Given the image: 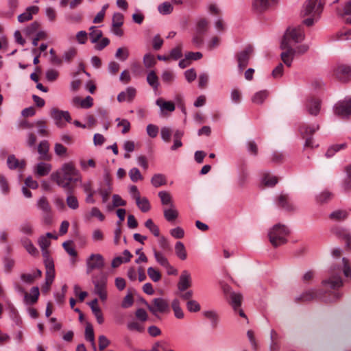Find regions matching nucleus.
Instances as JSON below:
<instances>
[{"label": "nucleus", "mask_w": 351, "mask_h": 351, "mask_svg": "<svg viewBox=\"0 0 351 351\" xmlns=\"http://www.w3.org/2000/svg\"><path fill=\"white\" fill-rule=\"evenodd\" d=\"M51 179L65 190H74L73 184L81 181V175L73 163L69 162L52 173Z\"/></svg>", "instance_id": "obj_1"}, {"label": "nucleus", "mask_w": 351, "mask_h": 351, "mask_svg": "<svg viewBox=\"0 0 351 351\" xmlns=\"http://www.w3.org/2000/svg\"><path fill=\"white\" fill-rule=\"evenodd\" d=\"M289 234V229L282 224H276L269 232V241L272 245L277 247L287 243V236Z\"/></svg>", "instance_id": "obj_2"}, {"label": "nucleus", "mask_w": 351, "mask_h": 351, "mask_svg": "<svg viewBox=\"0 0 351 351\" xmlns=\"http://www.w3.org/2000/svg\"><path fill=\"white\" fill-rule=\"evenodd\" d=\"M305 38L304 32L300 27L296 28H289L282 40L281 43L283 46L285 45L293 46L296 43H301Z\"/></svg>", "instance_id": "obj_3"}, {"label": "nucleus", "mask_w": 351, "mask_h": 351, "mask_svg": "<svg viewBox=\"0 0 351 351\" xmlns=\"http://www.w3.org/2000/svg\"><path fill=\"white\" fill-rule=\"evenodd\" d=\"M148 310L155 316L158 313L166 314L170 311V306L167 300L163 298H154L150 303L145 302Z\"/></svg>", "instance_id": "obj_4"}, {"label": "nucleus", "mask_w": 351, "mask_h": 351, "mask_svg": "<svg viewBox=\"0 0 351 351\" xmlns=\"http://www.w3.org/2000/svg\"><path fill=\"white\" fill-rule=\"evenodd\" d=\"M323 10V4L320 0H306L303 5L302 14L304 16H318Z\"/></svg>", "instance_id": "obj_5"}, {"label": "nucleus", "mask_w": 351, "mask_h": 351, "mask_svg": "<svg viewBox=\"0 0 351 351\" xmlns=\"http://www.w3.org/2000/svg\"><path fill=\"white\" fill-rule=\"evenodd\" d=\"M341 269L337 266H333L330 268L329 274L330 277L327 280L322 282L324 285H329L332 289H336L343 285L342 279L341 277Z\"/></svg>", "instance_id": "obj_6"}, {"label": "nucleus", "mask_w": 351, "mask_h": 351, "mask_svg": "<svg viewBox=\"0 0 351 351\" xmlns=\"http://www.w3.org/2000/svg\"><path fill=\"white\" fill-rule=\"evenodd\" d=\"M86 272L90 273L94 269H101L105 265L104 258L100 254H91L86 261Z\"/></svg>", "instance_id": "obj_7"}, {"label": "nucleus", "mask_w": 351, "mask_h": 351, "mask_svg": "<svg viewBox=\"0 0 351 351\" xmlns=\"http://www.w3.org/2000/svg\"><path fill=\"white\" fill-rule=\"evenodd\" d=\"M335 114L341 118L348 117L351 114V97H346L343 100L338 101L334 106Z\"/></svg>", "instance_id": "obj_8"}, {"label": "nucleus", "mask_w": 351, "mask_h": 351, "mask_svg": "<svg viewBox=\"0 0 351 351\" xmlns=\"http://www.w3.org/2000/svg\"><path fill=\"white\" fill-rule=\"evenodd\" d=\"M93 283L95 286V293L99 296L101 300H106L107 298L106 277L103 274L95 276L93 279Z\"/></svg>", "instance_id": "obj_9"}, {"label": "nucleus", "mask_w": 351, "mask_h": 351, "mask_svg": "<svg viewBox=\"0 0 351 351\" xmlns=\"http://www.w3.org/2000/svg\"><path fill=\"white\" fill-rule=\"evenodd\" d=\"M254 52V48L251 45H247L243 50L237 53V60L238 67L242 71L248 64L251 56Z\"/></svg>", "instance_id": "obj_10"}, {"label": "nucleus", "mask_w": 351, "mask_h": 351, "mask_svg": "<svg viewBox=\"0 0 351 351\" xmlns=\"http://www.w3.org/2000/svg\"><path fill=\"white\" fill-rule=\"evenodd\" d=\"M50 115L55 121L56 125L59 128H63L65 126V123L63 120H65L69 123L71 121V117L68 111L60 110L56 108H53L51 110Z\"/></svg>", "instance_id": "obj_11"}, {"label": "nucleus", "mask_w": 351, "mask_h": 351, "mask_svg": "<svg viewBox=\"0 0 351 351\" xmlns=\"http://www.w3.org/2000/svg\"><path fill=\"white\" fill-rule=\"evenodd\" d=\"M280 49L284 50L280 54L281 60L285 65L290 67L295 56L294 49L291 45H285V46H283L282 43L280 44Z\"/></svg>", "instance_id": "obj_12"}, {"label": "nucleus", "mask_w": 351, "mask_h": 351, "mask_svg": "<svg viewBox=\"0 0 351 351\" xmlns=\"http://www.w3.org/2000/svg\"><path fill=\"white\" fill-rule=\"evenodd\" d=\"M278 3V0H253L252 8L256 12H263L276 6Z\"/></svg>", "instance_id": "obj_13"}, {"label": "nucleus", "mask_w": 351, "mask_h": 351, "mask_svg": "<svg viewBox=\"0 0 351 351\" xmlns=\"http://www.w3.org/2000/svg\"><path fill=\"white\" fill-rule=\"evenodd\" d=\"M337 78L343 82H348L351 79V66L348 65H338L334 71Z\"/></svg>", "instance_id": "obj_14"}, {"label": "nucleus", "mask_w": 351, "mask_h": 351, "mask_svg": "<svg viewBox=\"0 0 351 351\" xmlns=\"http://www.w3.org/2000/svg\"><path fill=\"white\" fill-rule=\"evenodd\" d=\"M192 285L191 276L186 270L182 271L178 283V289L180 291L184 292Z\"/></svg>", "instance_id": "obj_15"}, {"label": "nucleus", "mask_w": 351, "mask_h": 351, "mask_svg": "<svg viewBox=\"0 0 351 351\" xmlns=\"http://www.w3.org/2000/svg\"><path fill=\"white\" fill-rule=\"evenodd\" d=\"M136 95V89L132 86H128L125 90L121 91L117 95V100L119 102H132L135 98Z\"/></svg>", "instance_id": "obj_16"}, {"label": "nucleus", "mask_w": 351, "mask_h": 351, "mask_svg": "<svg viewBox=\"0 0 351 351\" xmlns=\"http://www.w3.org/2000/svg\"><path fill=\"white\" fill-rule=\"evenodd\" d=\"M306 108L310 114L317 116L320 111L321 101L318 99H311L307 101Z\"/></svg>", "instance_id": "obj_17"}, {"label": "nucleus", "mask_w": 351, "mask_h": 351, "mask_svg": "<svg viewBox=\"0 0 351 351\" xmlns=\"http://www.w3.org/2000/svg\"><path fill=\"white\" fill-rule=\"evenodd\" d=\"M38 10H39V8L38 6L32 5V6L28 7L26 9L25 12L19 15V16H18L19 22L24 23L25 21L32 20V15L37 14Z\"/></svg>", "instance_id": "obj_18"}, {"label": "nucleus", "mask_w": 351, "mask_h": 351, "mask_svg": "<svg viewBox=\"0 0 351 351\" xmlns=\"http://www.w3.org/2000/svg\"><path fill=\"white\" fill-rule=\"evenodd\" d=\"M332 232L337 236H338L339 237L342 238L345 241L346 246V247L348 249H350L351 248V244H350V242H351V234L349 232V231H348L346 229L337 227V228H334L332 229Z\"/></svg>", "instance_id": "obj_19"}, {"label": "nucleus", "mask_w": 351, "mask_h": 351, "mask_svg": "<svg viewBox=\"0 0 351 351\" xmlns=\"http://www.w3.org/2000/svg\"><path fill=\"white\" fill-rule=\"evenodd\" d=\"M319 295V293L315 289H311L303 292L300 295L295 298V301L310 302L317 299Z\"/></svg>", "instance_id": "obj_20"}, {"label": "nucleus", "mask_w": 351, "mask_h": 351, "mask_svg": "<svg viewBox=\"0 0 351 351\" xmlns=\"http://www.w3.org/2000/svg\"><path fill=\"white\" fill-rule=\"evenodd\" d=\"M277 205L287 210L291 211L294 209L293 206L291 203L289 197L286 194L281 193L277 198Z\"/></svg>", "instance_id": "obj_21"}, {"label": "nucleus", "mask_w": 351, "mask_h": 351, "mask_svg": "<svg viewBox=\"0 0 351 351\" xmlns=\"http://www.w3.org/2000/svg\"><path fill=\"white\" fill-rule=\"evenodd\" d=\"M319 129V124L306 125L304 124L300 128V132L303 138L312 136V135Z\"/></svg>", "instance_id": "obj_22"}, {"label": "nucleus", "mask_w": 351, "mask_h": 351, "mask_svg": "<svg viewBox=\"0 0 351 351\" xmlns=\"http://www.w3.org/2000/svg\"><path fill=\"white\" fill-rule=\"evenodd\" d=\"M97 303H98V300H97V299L95 298L93 300H92L90 302H89L88 304H89L93 314L95 315L98 324H101L104 323V319L101 311L97 305Z\"/></svg>", "instance_id": "obj_23"}, {"label": "nucleus", "mask_w": 351, "mask_h": 351, "mask_svg": "<svg viewBox=\"0 0 351 351\" xmlns=\"http://www.w3.org/2000/svg\"><path fill=\"white\" fill-rule=\"evenodd\" d=\"M39 289L38 287H33L31 289L30 294L25 293L24 298L27 304H35L39 297Z\"/></svg>", "instance_id": "obj_24"}, {"label": "nucleus", "mask_w": 351, "mask_h": 351, "mask_svg": "<svg viewBox=\"0 0 351 351\" xmlns=\"http://www.w3.org/2000/svg\"><path fill=\"white\" fill-rule=\"evenodd\" d=\"M7 164L10 169H23L25 166V162L24 160L19 161L14 155H10L8 157Z\"/></svg>", "instance_id": "obj_25"}, {"label": "nucleus", "mask_w": 351, "mask_h": 351, "mask_svg": "<svg viewBox=\"0 0 351 351\" xmlns=\"http://www.w3.org/2000/svg\"><path fill=\"white\" fill-rule=\"evenodd\" d=\"M67 193V197L66 202L68 207L72 210H76L79 208V202L77 198L73 195L74 190H66Z\"/></svg>", "instance_id": "obj_26"}, {"label": "nucleus", "mask_w": 351, "mask_h": 351, "mask_svg": "<svg viewBox=\"0 0 351 351\" xmlns=\"http://www.w3.org/2000/svg\"><path fill=\"white\" fill-rule=\"evenodd\" d=\"M45 267V283L46 285H51L55 277L54 264H51L50 261H48Z\"/></svg>", "instance_id": "obj_27"}, {"label": "nucleus", "mask_w": 351, "mask_h": 351, "mask_svg": "<svg viewBox=\"0 0 351 351\" xmlns=\"http://www.w3.org/2000/svg\"><path fill=\"white\" fill-rule=\"evenodd\" d=\"M49 149V145L47 141H42L38 146V152L40 155V159L48 160V152Z\"/></svg>", "instance_id": "obj_28"}, {"label": "nucleus", "mask_w": 351, "mask_h": 351, "mask_svg": "<svg viewBox=\"0 0 351 351\" xmlns=\"http://www.w3.org/2000/svg\"><path fill=\"white\" fill-rule=\"evenodd\" d=\"M51 169V165L50 164L41 162L37 164L36 173L38 176H45L49 174Z\"/></svg>", "instance_id": "obj_29"}, {"label": "nucleus", "mask_w": 351, "mask_h": 351, "mask_svg": "<svg viewBox=\"0 0 351 351\" xmlns=\"http://www.w3.org/2000/svg\"><path fill=\"white\" fill-rule=\"evenodd\" d=\"M89 37L93 43H97L102 38L103 32L96 26H91L89 28Z\"/></svg>", "instance_id": "obj_30"}, {"label": "nucleus", "mask_w": 351, "mask_h": 351, "mask_svg": "<svg viewBox=\"0 0 351 351\" xmlns=\"http://www.w3.org/2000/svg\"><path fill=\"white\" fill-rule=\"evenodd\" d=\"M158 197H160L161 204L163 206H169V207L174 206L172 196L169 192L165 191H160L158 193Z\"/></svg>", "instance_id": "obj_31"}, {"label": "nucleus", "mask_w": 351, "mask_h": 351, "mask_svg": "<svg viewBox=\"0 0 351 351\" xmlns=\"http://www.w3.org/2000/svg\"><path fill=\"white\" fill-rule=\"evenodd\" d=\"M175 253L180 260H185L187 258V253L185 246L181 241H178L175 245Z\"/></svg>", "instance_id": "obj_32"}, {"label": "nucleus", "mask_w": 351, "mask_h": 351, "mask_svg": "<svg viewBox=\"0 0 351 351\" xmlns=\"http://www.w3.org/2000/svg\"><path fill=\"white\" fill-rule=\"evenodd\" d=\"M127 328L130 331H136L140 333L145 331V326L143 324L136 320L128 322L127 324Z\"/></svg>", "instance_id": "obj_33"}, {"label": "nucleus", "mask_w": 351, "mask_h": 351, "mask_svg": "<svg viewBox=\"0 0 351 351\" xmlns=\"http://www.w3.org/2000/svg\"><path fill=\"white\" fill-rule=\"evenodd\" d=\"M243 297L241 294L237 293H232L230 294V304L232 305L234 312L237 311V308L241 307Z\"/></svg>", "instance_id": "obj_34"}, {"label": "nucleus", "mask_w": 351, "mask_h": 351, "mask_svg": "<svg viewBox=\"0 0 351 351\" xmlns=\"http://www.w3.org/2000/svg\"><path fill=\"white\" fill-rule=\"evenodd\" d=\"M136 204L138 208L143 213H146L150 210V204L146 197H136Z\"/></svg>", "instance_id": "obj_35"}, {"label": "nucleus", "mask_w": 351, "mask_h": 351, "mask_svg": "<svg viewBox=\"0 0 351 351\" xmlns=\"http://www.w3.org/2000/svg\"><path fill=\"white\" fill-rule=\"evenodd\" d=\"M171 308L173 311L174 315L177 319H183L184 313L180 307V301L178 299H174L171 302Z\"/></svg>", "instance_id": "obj_36"}, {"label": "nucleus", "mask_w": 351, "mask_h": 351, "mask_svg": "<svg viewBox=\"0 0 351 351\" xmlns=\"http://www.w3.org/2000/svg\"><path fill=\"white\" fill-rule=\"evenodd\" d=\"M154 255L156 262L161 266L165 268H169L171 267L168 259L165 256V255L162 252L154 250Z\"/></svg>", "instance_id": "obj_37"}, {"label": "nucleus", "mask_w": 351, "mask_h": 351, "mask_svg": "<svg viewBox=\"0 0 351 351\" xmlns=\"http://www.w3.org/2000/svg\"><path fill=\"white\" fill-rule=\"evenodd\" d=\"M164 217L168 221H173L178 217V212L176 209L175 206L165 208L163 210Z\"/></svg>", "instance_id": "obj_38"}, {"label": "nucleus", "mask_w": 351, "mask_h": 351, "mask_svg": "<svg viewBox=\"0 0 351 351\" xmlns=\"http://www.w3.org/2000/svg\"><path fill=\"white\" fill-rule=\"evenodd\" d=\"M85 338L87 341L91 342L92 346L95 351H97L95 343V337H94V331L93 328L90 324H87L85 328Z\"/></svg>", "instance_id": "obj_39"}, {"label": "nucleus", "mask_w": 351, "mask_h": 351, "mask_svg": "<svg viewBox=\"0 0 351 351\" xmlns=\"http://www.w3.org/2000/svg\"><path fill=\"white\" fill-rule=\"evenodd\" d=\"M151 182L154 187L158 188L160 186L166 184L167 179L163 174L156 173L152 176Z\"/></svg>", "instance_id": "obj_40"}, {"label": "nucleus", "mask_w": 351, "mask_h": 351, "mask_svg": "<svg viewBox=\"0 0 351 351\" xmlns=\"http://www.w3.org/2000/svg\"><path fill=\"white\" fill-rule=\"evenodd\" d=\"M267 96L268 92L267 90H261L254 95L252 98V101L256 104H262Z\"/></svg>", "instance_id": "obj_41"}, {"label": "nucleus", "mask_w": 351, "mask_h": 351, "mask_svg": "<svg viewBox=\"0 0 351 351\" xmlns=\"http://www.w3.org/2000/svg\"><path fill=\"white\" fill-rule=\"evenodd\" d=\"M147 82L154 90L159 86L158 77L154 71H151L147 76Z\"/></svg>", "instance_id": "obj_42"}, {"label": "nucleus", "mask_w": 351, "mask_h": 351, "mask_svg": "<svg viewBox=\"0 0 351 351\" xmlns=\"http://www.w3.org/2000/svg\"><path fill=\"white\" fill-rule=\"evenodd\" d=\"M156 104L160 108L161 110L173 112L175 110V105L171 101H164L162 99H158Z\"/></svg>", "instance_id": "obj_43"}, {"label": "nucleus", "mask_w": 351, "mask_h": 351, "mask_svg": "<svg viewBox=\"0 0 351 351\" xmlns=\"http://www.w3.org/2000/svg\"><path fill=\"white\" fill-rule=\"evenodd\" d=\"M37 207L42 210L43 213L51 211L50 204L45 197H40L37 202Z\"/></svg>", "instance_id": "obj_44"}, {"label": "nucleus", "mask_w": 351, "mask_h": 351, "mask_svg": "<svg viewBox=\"0 0 351 351\" xmlns=\"http://www.w3.org/2000/svg\"><path fill=\"white\" fill-rule=\"evenodd\" d=\"M347 146L346 143L336 144L330 146L326 152V156L330 158L335 155V154L341 149H345Z\"/></svg>", "instance_id": "obj_45"}, {"label": "nucleus", "mask_w": 351, "mask_h": 351, "mask_svg": "<svg viewBox=\"0 0 351 351\" xmlns=\"http://www.w3.org/2000/svg\"><path fill=\"white\" fill-rule=\"evenodd\" d=\"M21 243L23 246L26 249L29 254L34 255L38 252L37 249L34 247L29 239H23L21 240Z\"/></svg>", "instance_id": "obj_46"}, {"label": "nucleus", "mask_w": 351, "mask_h": 351, "mask_svg": "<svg viewBox=\"0 0 351 351\" xmlns=\"http://www.w3.org/2000/svg\"><path fill=\"white\" fill-rule=\"evenodd\" d=\"M204 315L211 322L212 326L216 328L219 322V317L216 312L213 311H207L204 312Z\"/></svg>", "instance_id": "obj_47"}, {"label": "nucleus", "mask_w": 351, "mask_h": 351, "mask_svg": "<svg viewBox=\"0 0 351 351\" xmlns=\"http://www.w3.org/2000/svg\"><path fill=\"white\" fill-rule=\"evenodd\" d=\"M147 275L154 282H157L161 279L160 272L156 268L150 267L147 269Z\"/></svg>", "instance_id": "obj_48"}, {"label": "nucleus", "mask_w": 351, "mask_h": 351, "mask_svg": "<svg viewBox=\"0 0 351 351\" xmlns=\"http://www.w3.org/2000/svg\"><path fill=\"white\" fill-rule=\"evenodd\" d=\"M158 12L163 15L169 14L173 12V7L169 2H164L158 5Z\"/></svg>", "instance_id": "obj_49"}, {"label": "nucleus", "mask_w": 351, "mask_h": 351, "mask_svg": "<svg viewBox=\"0 0 351 351\" xmlns=\"http://www.w3.org/2000/svg\"><path fill=\"white\" fill-rule=\"evenodd\" d=\"M348 213L346 210H337L330 213V218L335 221H342L347 218Z\"/></svg>", "instance_id": "obj_50"}, {"label": "nucleus", "mask_w": 351, "mask_h": 351, "mask_svg": "<svg viewBox=\"0 0 351 351\" xmlns=\"http://www.w3.org/2000/svg\"><path fill=\"white\" fill-rule=\"evenodd\" d=\"M35 127L38 128V133L42 136L48 135L47 126L46 121L44 120H38L35 122Z\"/></svg>", "instance_id": "obj_51"}, {"label": "nucleus", "mask_w": 351, "mask_h": 351, "mask_svg": "<svg viewBox=\"0 0 351 351\" xmlns=\"http://www.w3.org/2000/svg\"><path fill=\"white\" fill-rule=\"evenodd\" d=\"M145 227L149 230V231L155 236L158 237L160 234V230L158 227L154 223V221L149 219L145 223Z\"/></svg>", "instance_id": "obj_52"}, {"label": "nucleus", "mask_w": 351, "mask_h": 351, "mask_svg": "<svg viewBox=\"0 0 351 351\" xmlns=\"http://www.w3.org/2000/svg\"><path fill=\"white\" fill-rule=\"evenodd\" d=\"M20 231L27 235L31 236L34 233L33 226L30 222L25 221L22 223L19 228Z\"/></svg>", "instance_id": "obj_53"}, {"label": "nucleus", "mask_w": 351, "mask_h": 351, "mask_svg": "<svg viewBox=\"0 0 351 351\" xmlns=\"http://www.w3.org/2000/svg\"><path fill=\"white\" fill-rule=\"evenodd\" d=\"M116 58L121 60L125 61L129 57V51L125 47H119L117 49L116 53H115Z\"/></svg>", "instance_id": "obj_54"}, {"label": "nucleus", "mask_w": 351, "mask_h": 351, "mask_svg": "<svg viewBox=\"0 0 351 351\" xmlns=\"http://www.w3.org/2000/svg\"><path fill=\"white\" fill-rule=\"evenodd\" d=\"M263 182L267 186H274L277 184L278 179L276 176L265 173L263 178Z\"/></svg>", "instance_id": "obj_55"}, {"label": "nucleus", "mask_w": 351, "mask_h": 351, "mask_svg": "<svg viewBox=\"0 0 351 351\" xmlns=\"http://www.w3.org/2000/svg\"><path fill=\"white\" fill-rule=\"evenodd\" d=\"M156 63L154 56L151 53H146L143 57V64L146 68H151Z\"/></svg>", "instance_id": "obj_56"}, {"label": "nucleus", "mask_w": 351, "mask_h": 351, "mask_svg": "<svg viewBox=\"0 0 351 351\" xmlns=\"http://www.w3.org/2000/svg\"><path fill=\"white\" fill-rule=\"evenodd\" d=\"M129 176L131 180L134 182H136L138 180H143V176L141 174L140 171L136 167H134L130 170Z\"/></svg>", "instance_id": "obj_57"}, {"label": "nucleus", "mask_w": 351, "mask_h": 351, "mask_svg": "<svg viewBox=\"0 0 351 351\" xmlns=\"http://www.w3.org/2000/svg\"><path fill=\"white\" fill-rule=\"evenodd\" d=\"M347 178L345 180L343 188L346 191H351V165L346 168Z\"/></svg>", "instance_id": "obj_58"}, {"label": "nucleus", "mask_w": 351, "mask_h": 351, "mask_svg": "<svg viewBox=\"0 0 351 351\" xmlns=\"http://www.w3.org/2000/svg\"><path fill=\"white\" fill-rule=\"evenodd\" d=\"M123 24V15L120 12H115L112 16V25L121 27Z\"/></svg>", "instance_id": "obj_59"}, {"label": "nucleus", "mask_w": 351, "mask_h": 351, "mask_svg": "<svg viewBox=\"0 0 351 351\" xmlns=\"http://www.w3.org/2000/svg\"><path fill=\"white\" fill-rule=\"evenodd\" d=\"M116 121L118 122L117 126L122 127L121 132L123 134L128 133L130 130V123L127 119H121L120 118H117Z\"/></svg>", "instance_id": "obj_60"}, {"label": "nucleus", "mask_w": 351, "mask_h": 351, "mask_svg": "<svg viewBox=\"0 0 351 351\" xmlns=\"http://www.w3.org/2000/svg\"><path fill=\"white\" fill-rule=\"evenodd\" d=\"M77 55V49L74 47H70L68 50L65 51L63 54V59L66 62L71 61Z\"/></svg>", "instance_id": "obj_61"}, {"label": "nucleus", "mask_w": 351, "mask_h": 351, "mask_svg": "<svg viewBox=\"0 0 351 351\" xmlns=\"http://www.w3.org/2000/svg\"><path fill=\"white\" fill-rule=\"evenodd\" d=\"M72 242L70 241H67L63 243L62 246L64 250L73 257H76L77 255V252L75 249L71 245Z\"/></svg>", "instance_id": "obj_62"}, {"label": "nucleus", "mask_w": 351, "mask_h": 351, "mask_svg": "<svg viewBox=\"0 0 351 351\" xmlns=\"http://www.w3.org/2000/svg\"><path fill=\"white\" fill-rule=\"evenodd\" d=\"M332 195L328 191H324L317 197V200L321 204L328 202L331 199Z\"/></svg>", "instance_id": "obj_63"}, {"label": "nucleus", "mask_w": 351, "mask_h": 351, "mask_svg": "<svg viewBox=\"0 0 351 351\" xmlns=\"http://www.w3.org/2000/svg\"><path fill=\"white\" fill-rule=\"evenodd\" d=\"M135 316L138 322L143 323L148 319V315L143 308H138L135 312Z\"/></svg>", "instance_id": "obj_64"}]
</instances>
